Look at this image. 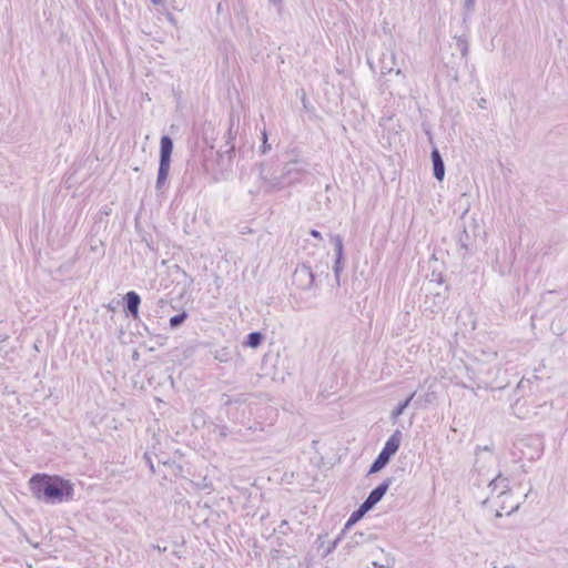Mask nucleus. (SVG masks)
Here are the masks:
<instances>
[{"instance_id": "1", "label": "nucleus", "mask_w": 568, "mask_h": 568, "mask_svg": "<svg viewBox=\"0 0 568 568\" xmlns=\"http://www.w3.org/2000/svg\"><path fill=\"white\" fill-rule=\"evenodd\" d=\"M28 487L32 497L45 505L68 503L74 497L73 483L60 475L36 473L29 478Z\"/></svg>"}, {"instance_id": "2", "label": "nucleus", "mask_w": 568, "mask_h": 568, "mask_svg": "<svg viewBox=\"0 0 568 568\" xmlns=\"http://www.w3.org/2000/svg\"><path fill=\"white\" fill-rule=\"evenodd\" d=\"M258 171L263 190L267 194L302 183L308 174L306 161L297 156L286 161L280 174L272 173L264 162L258 164Z\"/></svg>"}, {"instance_id": "3", "label": "nucleus", "mask_w": 568, "mask_h": 568, "mask_svg": "<svg viewBox=\"0 0 568 568\" xmlns=\"http://www.w3.org/2000/svg\"><path fill=\"white\" fill-rule=\"evenodd\" d=\"M402 432L396 429L386 440L382 450L369 466L367 475L379 473L390 462L392 457L398 452L402 442Z\"/></svg>"}, {"instance_id": "4", "label": "nucleus", "mask_w": 568, "mask_h": 568, "mask_svg": "<svg viewBox=\"0 0 568 568\" xmlns=\"http://www.w3.org/2000/svg\"><path fill=\"white\" fill-rule=\"evenodd\" d=\"M173 152V140L164 134L160 140L159 169L155 182L156 191H161L165 184L170 173L171 158Z\"/></svg>"}, {"instance_id": "5", "label": "nucleus", "mask_w": 568, "mask_h": 568, "mask_svg": "<svg viewBox=\"0 0 568 568\" xmlns=\"http://www.w3.org/2000/svg\"><path fill=\"white\" fill-rule=\"evenodd\" d=\"M516 447L520 452V458L529 462L539 459L544 453L542 440L539 437L520 439Z\"/></svg>"}, {"instance_id": "6", "label": "nucleus", "mask_w": 568, "mask_h": 568, "mask_svg": "<svg viewBox=\"0 0 568 568\" xmlns=\"http://www.w3.org/2000/svg\"><path fill=\"white\" fill-rule=\"evenodd\" d=\"M315 274L313 273L311 266L306 264H300L296 266L293 275L292 282L300 290H311L314 285Z\"/></svg>"}, {"instance_id": "7", "label": "nucleus", "mask_w": 568, "mask_h": 568, "mask_svg": "<svg viewBox=\"0 0 568 568\" xmlns=\"http://www.w3.org/2000/svg\"><path fill=\"white\" fill-rule=\"evenodd\" d=\"M331 242L334 246L335 258L333 264V273L337 285L341 283V274L344 270V243L343 237L338 234L331 235Z\"/></svg>"}, {"instance_id": "8", "label": "nucleus", "mask_w": 568, "mask_h": 568, "mask_svg": "<svg viewBox=\"0 0 568 568\" xmlns=\"http://www.w3.org/2000/svg\"><path fill=\"white\" fill-rule=\"evenodd\" d=\"M394 481L393 477L385 478L381 484L373 488L368 496L364 499L363 504L369 509H373L386 495L389 486Z\"/></svg>"}, {"instance_id": "9", "label": "nucleus", "mask_w": 568, "mask_h": 568, "mask_svg": "<svg viewBox=\"0 0 568 568\" xmlns=\"http://www.w3.org/2000/svg\"><path fill=\"white\" fill-rule=\"evenodd\" d=\"M224 397H226L224 405L231 407L227 412L229 417L237 423H243L244 410L246 407L243 396L241 395L236 398H231L230 396L224 395Z\"/></svg>"}, {"instance_id": "10", "label": "nucleus", "mask_w": 568, "mask_h": 568, "mask_svg": "<svg viewBox=\"0 0 568 568\" xmlns=\"http://www.w3.org/2000/svg\"><path fill=\"white\" fill-rule=\"evenodd\" d=\"M141 296L135 291H129L123 296V312L128 317L139 318Z\"/></svg>"}, {"instance_id": "11", "label": "nucleus", "mask_w": 568, "mask_h": 568, "mask_svg": "<svg viewBox=\"0 0 568 568\" xmlns=\"http://www.w3.org/2000/svg\"><path fill=\"white\" fill-rule=\"evenodd\" d=\"M376 539V535L371 530H357L355 531L345 544V549L349 552L354 548L362 546L367 542H372Z\"/></svg>"}, {"instance_id": "12", "label": "nucleus", "mask_w": 568, "mask_h": 568, "mask_svg": "<svg viewBox=\"0 0 568 568\" xmlns=\"http://www.w3.org/2000/svg\"><path fill=\"white\" fill-rule=\"evenodd\" d=\"M396 64V53L393 49H387L385 52L382 53L379 58V71L381 74H389L393 71H395L396 74H400V69H394Z\"/></svg>"}, {"instance_id": "13", "label": "nucleus", "mask_w": 568, "mask_h": 568, "mask_svg": "<svg viewBox=\"0 0 568 568\" xmlns=\"http://www.w3.org/2000/svg\"><path fill=\"white\" fill-rule=\"evenodd\" d=\"M430 159L433 163V175L437 181L440 182L445 176V164L437 148L432 150Z\"/></svg>"}, {"instance_id": "14", "label": "nucleus", "mask_w": 568, "mask_h": 568, "mask_svg": "<svg viewBox=\"0 0 568 568\" xmlns=\"http://www.w3.org/2000/svg\"><path fill=\"white\" fill-rule=\"evenodd\" d=\"M488 487L491 489L493 493L498 491V497H503L509 494V480L501 474H498L496 477H494L489 481Z\"/></svg>"}, {"instance_id": "15", "label": "nucleus", "mask_w": 568, "mask_h": 568, "mask_svg": "<svg viewBox=\"0 0 568 568\" xmlns=\"http://www.w3.org/2000/svg\"><path fill=\"white\" fill-rule=\"evenodd\" d=\"M371 509L365 506L363 503L358 506L357 509H355L351 516L348 517L347 521L344 525V528L342 530V534H344L346 530L351 529L357 521H359L365 514H367Z\"/></svg>"}, {"instance_id": "16", "label": "nucleus", "mask_w": 568, "mask_h": 568, "mask_svg": "<svg viewBox=\"0 0 568 568\" xmlns=\"http://www.w3.org/2000/svg\"><path fill=\"white\" fill-rule=\"evenodd\" d=\"M237 130H233V123L231 122L229 130L225 134V144L224 150H222L223 153L227 154L229 160L232 159V156L235 154V143L234 140L236 138Z\"/></svg>"}, {"instance_id": "17", "label": "nucleus", "mask_w": 568, "mask_h": 568, "mask_svg": "<svg viewBox=\"0 0 568 568\" xmlns=\"http://www.w3.org/2000/svg\"><path fill=\"white\" fill-rule=\"evenodd\" d=\"M416 392H413L408 397L404 400L399 402L398 405L392 410L390 419L393 423L397 420V418L404 413V410L409 406L410 402L415 397Z\"/></svg>"}, {"instance_id": "18", "label": "nucleus", "mask_w": 568, "mask_h": 568, "mask_svg": "<svg viewBox=\"0 0 568 568\" xmlns=\"http://www.w3.org/2000/svg\"><path fill=\"white\" fill-rule=\"evenodd\" d=\"M212 354L215 361L220 363H229L232 361L234 352L227 346H222L216 348Z\"/></svg>"}, {"instance_id": "19", "label": "nucleus", "mask_w": 568, "mask_h": 568, "mask_svg": "<svg viewBox=\"0 0 568 568\" xmlns=\"http://www.w3.org/2000/svg\"><path fill=\"white\" fill-rule=\"evenodd\" d=\"M264 341V335L261 332H251L246 335L244 345L251 348H257Z\"/></svg>"}, {"instance_id": "20", "label": "nucleus", "mask_w": 568, "mask_h": 568, "mask_svg": "<svg viewBox=\"0 0 568 568\" xmlns=\"http://www.w3.org/2000/svg\"><path fill=\"white\" fill-rule=\"evenodd\" d=\"M469 242H470V236H469L465 225H463L462 230L458 233L457 243L462 250L467 252L468 247H469Z\"/></svg>"}, {"instance_id": "21", "label": "nucleus", "mask_w": 568, "mask_h": 568, "mask_svg": "<svg viewBox=\"0 0 568 568\" xmlns=\"http://www.w3.org/2000/svg\"><path fill=\"white\" fill-rule=\"evenodd\" d=\"M187 318V313L185 311L179 313V314H175L173 315L169 323H170V327L171 328H178L179 326H181L185 320Z\"/></svg>"}, {"instance_id": "22", "label": "nucleus", "mask_w": 568, "mask_h": 568, "mask_svg": "<svg viewBox=\"0 0 568 568\" xmlns=\"http://www.w3.org/2000/svg\"><path fill=\"white\" fill-rule=\"evenodd\" d=\"M271 150V144L268 143V136L265 128L261 131V145L258 146L260 154L264 155Z\"/></svg>"}, {"instance_id": "23", "label": "nucleus", "mask_w": 568, "mask_h": 568, "mask_svg": "<svg viewBox=\"0 0 568 568\" xmlns=\"http://www.w3.org/2000/svg\"><path fill=\"white\" fill-rule=\"evenodd\" d=\"M111 211L112 210L108 204L103 205L95 216V222H103L104 219H106L111 214Z\"/></svg>"}, {"instance_id": "24", "label": "nucleus", "mask_w": 568, "mask_h": 568, "mask_svg": "<svg viewBox=\"0 0 568 568\" xmlns=\"http://www.w3.org/2000/svg\"><path fill=\"white\" fill-rule=\"evenodd\" d=\"M457 47L460 50L462 57L466 58L468 54V41L464 37L457 38Z\"/></svg>"}, {"instance_id": "25", "label": "nucleus", "mask_w": 568, "mask_h": 568, "mask_svg": "<svg viewBox=\"0 0 568 568\" xmlns=\"http://www.w3.org/2000/svg\"><path fill=\"white\" fill-rule=\"evenodd\" d=\"M339 540H341V535L335 540L328 542V547L325 548V550H324L322 556L326 557L329 554H332L336 549L337 544H338Z\"/></svg>"}, {"instance_id": "26", "label": "nucleus", "mask_w": 568, "mask_h": 568, "mask_svg": "<svg viewBox=\"0 0 568 568\" xmlns=\"http://www.w3.org/2000/svg\"><path fill=\"white\" fill-rule=\"evenodd\" d=\"M530 384H531L530 379L521 378V379L519 381V383L517 384L516 389H517V390L525 389L526 387H530Z\"/></svg>"}, {"instance_id": "27", "label": "nucleus", "mask_w": 568, "mask_h": 568, "mask_svg": "<svg viewBox=\"0 0 568 568\" xmlns=\"http://www.w3.org/2000/svg\"><path fill=\"white\" fill-rule=\"evenodd\" d=\"M143 458H144L145 464L148 465L149 469L151 470V473H155L154 464H153L152 458L149 455V453H145Z\"/></svg>"}, {"instance_id": "28", "label": "nucleus", "mask_w": 568, "mask_h": 568, "mask_svg": "<svg viewBox=\"0 0 568 568\" xmlns=\"http://www.w3.org/2000/svg\"><path fill=\"white\" fill-rule=\"evenodd\" d=\"M216 428H217L219 435L221 437H226L229 435V428L226 425H220V426H216Z\"/></svg>"}, {"instance_id": "29", "label": "nucleus", "mask_w": 568, "mask_h": 568, "mask_svg": "<svg viewBox=\"0 0 568 568\" xmlns=\"http://www.w3.org/2000/svg\"><path fill=\"white\" fill-rule=\"evenodd\" d=\"M373 565H374L375 567H381V568H392V567H393V565H394V559H387V560H386V565H381V566H378V565H377V562H375V561L373 562Z\"/></svg>"}, {"instance_id": "30", "label": "nucleus", "mask_w": 568, "mask_h": 568, "mask_svg": "<svg viewBox=\"0 0 568 568\" xmlns=\"http://www.w3.org/2000/svg\"><path fill=\"white\" fill-rule=\"evenodd\" d=\"M310 234H311L313 237H315V239H317V240H320V241H322V240H323V236H322L321 232H320V231H317V230H315V229H312V230L310 231Z\"/></svg>"}, {"instance_id": "31", "label": "nucleus", "mask_w": 568, "mask_h": 568, "mask_svg": "<svg viewBox=\"0 0 568 568\" xmlns=\"http://www.w3.org/2000/svg\"><path fill=\"white\" fill-rule=\"evenodd\" d=\"M324 544H325V540H324V536L320 535L316 539V545H317V548H322L324 547Z\"/></svg>"}, {"instance_id": "32", "label": "nucleus", "mask_w": 568, "mask_h": 568, "mask_svg": "<svg viewBox=\"0 0 568 568\" xmlns=\"http://www.w3.org/2000/svg\"><path fill=\"white\" fill-rule=\"evenodd\" d=\"M475 6V0H465V8L470 10Z\"/></svg>"}, {"instance_id": "33", "label": "nucleus", "mask_w": 568, "mask_h": 568, "mask_svg": "<svg viewBox=\"0 0 568 568\" xmlns=\"http://www.w3.org/2000/svg\"><path fill=\"white\" fill-rule=\"evenodd\" d=\"M287 526H288L287 521H286V520H283V521L281 523V525H280V531H281V532H283L282 528H285V527H287Z\"/></svg>"}, {"instance_id": "34", "label": "nucleus", "mask_w": 568, "mask_h": 568, "mask_svg": "<svg viewBox=\"0 0 568 568\" xmlns=\"http://www.w3.org/2000/svg\"><path fill=\"white\" fill-rule=\"evenodd\" d=\"M270 2H272L274 6H281L282 4V0H270Z\"/></svg>"}, {"instance_id": "35", "label": "nucleus", "mask_w": 568, "mask_h": 568, "mask_svg": "<svg viewBox=\"0 0 568 568\" xmlns=\"http://www.w3.org/2000/svg\"><path fill=\"white\" fill-rule=\"evenodd\" d=\"M153 4L159 6L163 2V0H150Z\"/></svg>"}, {"instance_id": "36", "label": "nucleus", "mask_w": 568, "mask_h": 568, "mask_svg": "<svg viewBox=\"0 0 568 568\" xmlns=\"http://www.w3.org/2000/svg\"><path fill=\"white\" fill-rule=\"evenodd\" d=\"M367 62H368L371 69L374 70V63L371 60H367Z\"/></svg>"}, {"instance_id": "37", "label": "nucleus", "mask_w": 568, "mask_h": 568, "mask_svg": "<svg viewBox=\"0 0 568 568\" xmlns=\"http://www.w3.org/2000/svg\"><path fill=\"white\" fill-rule=\"evenodd\" d=\"M302 102H303V105L306 108L307 102H306V98L305 97H303Z\"/></svg>"}, {"instance_id": "38", "label": "nucleus", "mask_w": 568, "mask_h": 568, "mask_svg": "<svg viewBox=\"0 0 568 568\" xmlns=\"http://www.w3.org/2000/svg\"><path fill=\"white\" fill-rule=\"evenodd\" d=\"M331 189H332V185H331V184H327V185L325 186V191H326V192H328Z\"/></svg>"}, {"instance_id": "39", "label": "nucleus", "mask_w": 568, "mask_h": 568, "mask_svg": "<svg viewBox=\"0 0 568 568\" xmlns=\"http://www.w3.org/2000/svg\"><path fill=\"white\" fill-rule=\"evenodd\" d=\"M460 386H462L463 388H469V386H467L466 384H460Z\"/></svg>"}, {"instance_id": "40", "label": "nucleus", "mask_w": 568, "mask_h": 568, "mask_svg": "<svg viewBox=\"0 0 568 568\" xmlns=\"http://www.w3.org/2000/svg\"><path fill=\"white\" fill-rule=\"evenodd\" d=\"M221 3L217 4V11H221Z\"/></svg>"}]
</instances>
